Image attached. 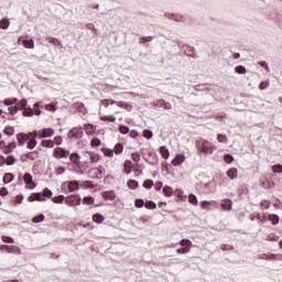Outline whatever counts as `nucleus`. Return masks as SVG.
Here are the masks:
<instances>
[{"label":"nucleus","instance_id":"nucleus-1","mask_svg":"<svg viewBox=\"0 0 282 282\" xmlns=\"http://www.w3.org/2000/svg\"><path fill=\"white\" fill-rule=\"evenodd\" d=\"M15 105L18 109L23 110L22 115L25 118H32L33 116H41L42 113L40 102H35L32 108V106L28 105V99H22V100H18Z\"/></svg>","mask_w":282,"mask_h":282},{"label":"nucleus","instance_id":"nucleus-2","mask_svg":"<svg viewBox=\"0 0 282 282\" xmlns=\"http://www.w3.org/2000/svg\"><path fill=\"white\" fill-rule=\"evenodd\" d=\"M195 147L198 153H203L204 155H213L215 149H217L213 142L204 139L196 141Z\"/></svg>","mask_w":282,"mask_h":282},{"label":"nucleus","instance_id":"nucleus-3","mask_svg":"<svg viewBox=\"0 0 282 282\" xmlns=\"http://www.w3.org/2000/svg\"><path fill=\"white\" fill-rule=\"evenodd\" d=\"M52 195H54L52 189L45 187L42 192L32 193L29 196L28 200L29 202H47V199H50Z\"/></svg>","mask_w":282,"mask_h":282},{"label":"nucleus","instance_id":"nucleus-4","mask_svg":"<svg viewBox=\"0 0 282 282\" xmlns=\"http://www.w3.org/2000/svg\"><path fill=\"white\" fill-rule=\"evenodd\" d=\"M62 191L64 193H76V191H80V181L70 180L62 183Z\"/></svg>","mask_w":282,"mask_h":282},{"label":"nucleus","instance_id":"nucleus-5","mask_svg":"<svg viewBox=\"0 0 282 282\" xmlns=\"http://www.w3.org/2000/svg\"><path fill=\"white\" fill-rule=\"evenodd\" d=\"M56 133L54 128H42L41 130H33L34 138L37 140H45L46 138H52Z\"/></svg>","mask_w":282,"mask_h":282},{"label":"nucleus","instance_id":"nucleus-6","mask_svg":"<svg viewBox=\"0 0 282 282\" xmlns=\"http://www.w3.org/2000/svg\"><path fill=\"white\" fill-rule=\"evenodd\" d=\"M66 206H80L83 204V198L80 197V194H70L66 196L65 200Z\"/></svg>","mask_w":282,"mask_h":282},{"label":"nucleus","instance_id":"nucleus-7","mask_svg":"<svg viewBox=\"0 0 282 282\" xmlns=\"http://www.w3.org/2000/svg\"><path fill=\"white\" fill-rule=\"evenodd\" d=\"M53 158H55V160H65L69 158V150L56 147L55 149H53Z\"/></svg>","mask_w":282,"mask_h":282},{"label":"nucleus","instance_id":"nucleus-8","mask_svg":"<svg viewBox=\"0 0 282 282\" xmlns=\"http://www.w3.org/2000/svg\"><path fill=\"white\" fill-rule=\"evenodd\" d=\"M85 135L83 127H75L68 131V139L69 140H80Z\"/></svg>","mask_w":282,"mask_h":282},{"label":"nucleus","instance_id":"nucleus-9","mask_svg":"<svg viewBox=\"0 0 282 282\" xmlns=\"http://www.w3.org/2000/svg\"><path fill=\"white\" fill-rule=\"evenodd\" d=\"M105 173H107V170H105V166L99 165L98 167H93L90 170V174L89 175L90 180H102V175H105Z\"/></svg>","mask_w":282,"mask_h":282},{"label":"nucleus","instance_id":"nucleus-10","mask_svg":"<svg viewBox=\"0 0 282 282\" xmlns=\"http://www.w3.org/2000/svg\"><path fill=\"white\" fill-rule=\"evenodd\" d=\"M23 180L25 182V188H29V191H34L36 182H34L32 174L29 172L24 173Z\"/></svg>","mask_w":282,"mask_h":282},{"label":"nucleus","instance_id":"nucleus-11","mask_svg":"<svg viewBox=\"0 0 282 282\" xmlns=\"http://www.w3.org/2000/svg\"><path fill=\"white\" fill-rule=\"evenodd\" d=\"M29 139L26 140V149L29 151H34L36 149V144H39V141H36L37 137H34L33 131L28 132Z\"/></svg>","mask_w":282,"mask_h":282},{"label":"nucleus","instance_id":"nucleus-12","mask_svg":"<svg viewBox=\"0 0 282 282\" xmlns=\"http://www.w3.org/2000/svg\"><path fill=\"white\" fill-rule=\"evenodd\" d=\"M18 41L20 43H22L23 47H25L26 50H34V39H28L26 36L21 35Z\"/></svg>","mask_w":282,"mask_h":282},{"label":"nucleus","instance_id":"nucleus-13","mask_svg":"<svg viewBox=\"0 0 282 282\" xmlns=\"http://www.w3.org/2000/svg\"><path fill=\"white\" fill-rule=\"evenodd\" d=\"M149 158H152V162H150L148 159L143 156V160L148 163L151 164V166H158L160 164V159L158 158V153L155 152H149L148 153Z\"/></svg>","mask_w":282,"mask_h":282},{"label":"nucleus","instance_id":"nucleus-14","mask_svg":"<svg viewBox=\"0 0 282 282\" xmlns=\"http://www.w3.org/2000/svg\"><path fill=\"white\" fill-rule=\"evenodd\" d=\"M18 145L19 147H25V142L30 140V135H28V132H20L17 134Z\"/></svg>","mask_w":282,"mask_h":282},{"label":"nucleus","instance_id":"nucleus-15","mask_svg":"<svg viewBox=\"0 0 282 282\" xmlns=\"http://www.w3.org/2000/svg\"><path fill=\"white\" fill-rule=\"evenodd\" d=\"M101 197L104 199H108L109 202H116V197L118 196L116 195V192L113 189H110L101 192Z\"/></svg>","mask_w":282,"mask_h":282},{"label":"nucleus","instance_id":"nucleus-16","mask_svg":"<svg viewBox=\"0 0 282 282\" xmlns=\"http://www.w3.org/2000/svg\"><path fill=\"white\" fill-rule=\"evenodd\" d=\"M267 221H270L272 226H279V223L281 221V217H279L278 214H268L265 217Z\"/></svg>","mask_w":282,"mask_h":282},{"label":"nucleus","instance_id":"nucleus-17","mask_svg":"<svg viewBox=\"0 0 282 282\" xmlns=\"http://www.w3.org/2000/svg\"><path fill=\"white\" fill-rule=\"evenodd\" d=\"M183 162H186V155L178 153L175 155V158L172 160V164L174 166H182Z\"/></svg>","mask_w":282,"mask_h":282},{"label":"nucleus","instance_id":"nucleus-18","mask_svg":"<svg viewBox=\"0 0 282 282\" xmlns=\"http://www.w3.org/2000/svg\"><path fill=\"white\" fill-rule=\"evenodd\" d=\"M25 160H31V162H34V160H39V151L28 152L22 155V162H25Z\"/></svg>","mask_w":282,"mask_h":282},{"label":"nucleus","instance_id":"nucleus-19","mask_svg":"<svg viewBox=\"0 0 282 282\" xmlns=\"http://www.w3.org/2000/svg\"><path fill=\"white\" fill-rule=\"evenodd\" d=\"M183 52L185 56H189V58H197V53L195 51V47L191 46L189 44H187V46L184 48Z\"/></svg>","mask_w":282,"mask_h":282},{"label":"nucleus","instance_id":"nucleus-20","mask_svg":"<svg viewBox=\"0 0 282 282\" xmlns=\"http://www.w3.org/2000/svg\"><path fill=\"white\" fill-rule=\"evenodd\" d=\"M226 175L230 180H237V177H239V170L237 167H229Z\"/></svg>","mask_w":282,"mask_h":282},{"label":"nucleus","instance_id":"nucleus-21","mask_svg":"<svg viewBox=\"0 0 282 282\" xmlns=\"http://www.w3.org/2000/svg\"><path fill=\"white\" fill-rule=\"evenodd\" d=\"M86 155H88L91 164H98L100 162V154L98 153L86 151Z\"/></svg>","mask_w":282,"mask_h":282},{"label":"nucleus","instance_id":"nucleus-22","mask_svg":"<svg viewBox=\"0 0 282 282\" xmlns=\"http://www.w3.org/2000/svg\"><path fill=\"white\" fill-rule=\"evenodd\" d=\"M70 162H73V164H75V166H80V154H78V152H73L70 153L69 152V155H68Z\"/></svg>","mask_w":282,"mask_h":282},{"label":"nucleus","instance_id":"nucleus-23","mask_svg":"<svg viewBox=\"0 0 282 282\" xmlns=\"http://www.w3.org/2000/svg\"><path fill=\"white\" fill-rule=\"evenodd\" d=\"M97 127L93 123H85L83 130L86 131V135H94L96 133Z\"/></svg>","mask_w":282,"mask_h":282},{"label":"nucleus","instance_id":"nucleus-24","mask_svg":"<svg viewBox=\"0 0 282 282\" xmlns=\"http://www.w3.org/2000/svg\"><path fill=\"white\" fill-rule=\"evenodd\" d=\"M223 210H232V199L225 198L220 202Z\"/></svg>","mask_w":282,"mask_h":282},{"label":"nucleus","instance_id":"nucleus-25","mask_svg":"<svg viewBox=\"0 0 282 282\" xmlns=\"http://www.w3.org/2000/svg\"><path fill=\"white\" fill-rule=\"evenodd\" d=\"M165 17H167V19H171V21H176V23H182L184 19V15L178 13H165Z\"/></svg>","mask_w":282,"mask_h":282},{"label":"nucleus","instance_id":"nucleus-26","mask_svg":"<svg viewBox=\"0 0 282 282\" xmlns=\"http://www.w3.org/2000/svg\"><path fill=\"white\" fill-rule=\"evenodd\" d=\"M153 106L159 108L163 107V109H171V104L164 99L156 100L155 102H153Z\"/></svg>","mask_w":282,"mask_h":282},{"label":"nucleus","instance_id":"nucleus-27","mask_svg":"<svg viewBox=\"0 0 282 282\" xmlns=\"http://www.w3.org/2000/svg\"><path fill=\"white\" fill-rule=\"evenodd\" d=\"M123 169L126 171V175H131V173H133V162L131 160H126Z\"/></svg>","mask_w":282,"mask_h":282},{"label":"nucleus","instance_id":"nucleus-28","mask_svg":"<svg viewBox=\"0 0 282 282\" xmlns=\"http://www.w3.org/2000/svg\"><path fill=\"white\" fill-rule=\"evenodd\" d=\"M159 152L163 160H169V158H171V152L169 151V148H166V145H161L159 148Z\"/></svg>","mask_w":282,"mask_h":282},{"label":"nucleus","instance_id":"nucleus-29","mask_svg":"<svg viewBox=\"0 0 282 282\" xmlns=\"http://www.w3.org/2000/svg\"><path fill=\"white\" fill-rule=\"evenodd\" d=\"M127 186L130 191H138V188H140V183L137 180L130 178L127 181Z\"/></svg>","mask_w":282,"mask_h":282},{"label":"nucleus","instance_id":"nucleus-30","mask_svg":"<svg viewBox=\"0 0 282 282\" xmlns=\"http://www.w3.org/2000/svg\"><path fill=\"white\" fill-rule=\"evenodd\" d=\"M173 195H175L176 197H178V200H180V202H186V199H187V196L184 195V189H182V188H176V189H174Z\"/></svg>","mask_w":282,"mask_h":282},{"label":"nucleus","instance_id":"nucleus-31","mask_svg":"<svg viewBox=\"0 0 282 282\" xmlns=\"http://www.w3.org/2000/svg\"><path fill=\"white\" fill-rule=\"evenodd\" d=\"M50 198H51V202H53V204H63L66 200V197L63 194H59L53 197L51 196Z\"/></svg>","mask_w":282,"mask_h":282},{"label":"nucleus","instance_id":"nucleus-32","mask_svg":"<svg viewBox=\"0 0 282 282\" xmlns=\"http://www.w3.org/2000/svg\"><path fill=\"white\" fill-rule=\"evenodd\" d=\"M47 42L51 45H55V47H63V42H61V40L54 37V36H48L47 37Z\"/></svg>","mask_w":282,"mask_h":282},{"label":"nucleus","instance_id":"nucleus-33","mask_svg":"<svg viewBox=\"0 0 282 282\" xmlns=\"http://www.w3.org/2000/svg\"><path fill=\"white\" fill-rule=\"evenodd\" d=\"M41 147L44 149H54V141L52 139H44L41 141Z\"/></svg>","mask_w":282,"mask_h":282},{"label":"nucleus","instance_id":"nucleus-34","mask_svg":"<svg viewBox=\"0 0 282 282\" xmlns=\"http://www.w3.org/2000/svg\"><path fill=\"white\" fill-rule=\"evenodd\" d=\"M95 202H96V198H94V196L91 195L85 196L83 198L84 206H94Z\"/></svg>","mask_w":282,"mask_h":282},{"label":"nucleus","instance_id":"nucleus-35","mask_svg":"<svg viewBox=\"0 0 282 282\" xmlns=\"http://www.w3.org/2000/svg\"><path fill=\"white\" fill-rule=\"evenodd\" d=\"M162 192L165 197H173L174 189L170 185L163 186Z\"/></svg>","mask_w":282,"mask_h":282},{"label":"nucleus","instance_id":"nucleus-36","mask_svg":"<svg viewBox=\"0 0 282 282\" xmlns=\"http://www.w3.org/2000/svg\"><path fill=\"white\" fill-rule=\"evenodd\" d=\"M260 186H262V188H265L267 191H270V188H274V182L265 180L260 183Z\"/></svg>","mask_w":282,"mask_h":282},{"label":"nucleus","instance_id":"nucleus-37","mask_svg":"<svg viewBox=\"0 0 282 282\" xmlns=\"http://www.w3.org/2000/svg\"><path fill=\"white\" fill-rule=\"evenodd\" d=\"M117 107H120L121 109H127V111H131V109H133V106L127 101H117Z\"/></svg>","mask_w":282,"mask_h":282},{"label":"nucleus","instance_id":"nucleus-38","mask_svg":"<svg viewBox=\"0 0 282 282\" xmlns=\"http://www.w3.org/2000/svg\"><path fill=\"white\" fill-rule=\"evenodd\" d=\"M93 221L95 224H102V221H105V216L100 213H96L93 215Z\"/></svg>","mask_w":282,"mask_h":282},{"label":"nucleus","instance_id":"nucleus-39","mask_svg":"<svg viewBox=\"0 0 282 282\" xmlns=\"http://www.w3.org/2000/svg\"><path fill=\"white\" fill-rule=\"evenodd\" d=\"M3 184H10V182H14V174L13 173H6L2 178Z\"/></svg>","mask_w":282,"mask_h":282},{"label":"nucleus","instance_id":"nucleus-40","mask_svg":"<svg viewBox=\"0 0 282 282\" xmlns=\"http://www.w3.org/2000/svg\"><path fill=\"white\" fill-rule=\"evenodd\" d=\"M154 184H155V183L153 182V180L147 178V180L143 181L142 186H143V188H145L147 191H151V189L153 188Z\"/></svg>","mask_w":282,"mask_h":282},{"label":"nucleus","instance_id":"nucleus-41","mask_svg":"<svg viewBox=\"0 0 282 282\" xmlns=\"http://www.w3.org/2000/svg\"><path fill=\"white\" fill-rule=\"evenodd\" d=\"M124 151V145L122 143H116L113 148V153L116 155H122V152Z\"/></svg>","mask_w":282,"mask_h":282},{"label":"nucleus","instance_id":"nucleus-42","mask_svg":"<svg viewBox=\"0 0 282 282\" xmlns=\"http://www.w3.org/2000/svg\"><path fill=\"white\" fill-rule=\"evenodd\" d=\"M1 102H3V105H6V107H10V105H17L19 102V99L17 97L6 98Z\"/></svg>","mask_w":282,"mask_h":282},{"label":"nucleus","instance_id":"nucleus-43","mask_svg":"<svg viewBox=\"0 0 282 282\" xmlns=\"http://www.w3.org/2000/svg\"><path fill=\"white\" fill-rule=\"evenodd\" d=\"M101 122H116V116L113 115H104L99 118Z\"/></svg>","mask_w":282,"mask_h":282},{"label":"nucleus","instance_id":"nucleus-44","mask_svg":"<svg viewBox=\"0 0 282 282\" xmlns=\"http://www.w3.org/2000/svg\"><path fill=\"white\" fill-rule=\"evenodd\" d=\"M32 224H41L45 221V214H39L31 219Z\"/></svg>","mask_w":282,"mask_h":282},{"label":"nucleus","instance_id":"nucleus-45","mask_svg":"<svg viewBox=\"0 0 282 282\" xmlns=\"http://www.w3.org/2000/svg\"><path fill=\"white\" fill-rule=\"evenodd\" d=\"M76 111H79V113H87V108L85 107L84 102L78 101L75 104Z\"/></svg>","mask_w":282,"mask_h":282},{"label":"nucleus","instance_id":"nucleus-46","mask_svg":"<svg viewBox=\"0 0 282 282\" xmlns=\"http://www.w3.org/2000/svg\"><path fill=\"white\" fill-rule=\"evenodd\" d=\"M262 259H264L265 261H276L279 259V256H276L275 253H264L262 256Z\"/></svg>","mask_w":282,"mask_h":282},{"label":"nucleus","instance_id":"nucleus-47","mask_svg":"<svg viewBox=\"0 0 282 282\" xmlns=\"http://www.w3.org/2000/svg\"><path fill=\"white\" fill-rule=\"evenodd\" d=\"M80 188H94V181H79Z\"/></svg>","mask_w":282,"mask_h":282},{"label":"nucleus","instance_id":"nucleus-48","mask_svg":"<svg viewBox=\"0 0 282 282\" xmlns=\"http://www.w3.org/2000/svg\"><path fill=\"white\" fill-rule=\"evenodd\" d=\"M3 133H4V135H8V138H12V135H14V127H12V126H7V127L3 129Z\"/></svg>","mask_w":282,"mask_h":282},{"label":"nucleus","instance_id":"nucleus-49","mask_svg":"<svg viewBox=\"0 0 282 282\" xmlns=\"http://www.w3.org/2000/svg\"><path fill=\"white\" fill-rule=\"evenodd\" d=\"M118 131L121 133V135H127L130 133L131 129L129 126L120 124Z\"/></svg>","mask_w":282,"mask_h":282},{"label":"nucleus","instance_id":"nucleus-50","mask_svg":"<svg viewBox=\"0 0 282 282\" xmlns=\"http://www.w3.org/2000/svg\"><path fill=\"white\" fill-rule=\"evenodd\" d=\"M10 28V20L9 19H1L0 20V30H8Z\"/></svg>","mask_w":282,"mask_h":282},{"label":"nucleus","instance_id":"nucleus-51","mask_svg":"<svg viewBox=\"0 0 282 282\" xmlns=\"http://www.w3.org/2000/svg\"><path fill=\"white\" fill-rule=\"evenodd\" d=\"M7 166H14V164H17V158H14V155L9 154L7 156V162H6Z\"/></svg>","mask_w":282,"mask_h":282},{"label":"nucleus","instance_id":"nucleus-52","mask_svg":"<svg viewBox=\"0 0 282 282\" xmlns=\"http://www.w3.org/2000/svg\"><path fill=\"white\" fill-rule=\"evenodd\" d=\"M145 208L148 210H155L158 208V204L153 200H145Z\"/></svg>","mask_w":282,"mask_h":282},{"label":"nucleus","instance_id":"nucleus-53","mask_svg":"<svg viewBox=\"0 0 282 282\" xmlns=\"http://www.w3.org/2000/svg\"><path fill=\"white\" fill-rule=\"evenodd\" d=\"M100 144H102V141H100L99 138H93L90 141V147L93 149H98V147H100Z\"/></svg>","mask_w":282,"mask_h":282},{"label":"nucleus","instance_id":"nucleus-54","mask_svg":"<svg viewBox=\"0 0 282 282\" xmlns=\"http://www.w3.org/2000/svg\"><path fill=\"white\" fill-rule=\"evenodd\" d=\"M188 202L193 206H197V204H199V200L197 199V195H195V194H189L188 195Z\"/></svg>","mask_w":282,"mask_h":282},{"label":"nucleus","instance_id":"nucleus-55","mask_svg":"<svg viewBox=\"0 0 282 282\" xmlns=\"http://www.w3.org/2000/svg\"><path fill=\"white\" fill-rule=\"evenodd\" d=\"M141 158H142V156L140 155L139 152H133V153H131V160H133L138 166H140V160H141Z\"/></svg>","mask_w":282,"mask_h":282},{"label":"nucleus","instance_id":"nucleus-56","mask_svg":"<svg viewBox=\"0 0 282 282\" xmlns=\"http://www.w3.org/2000/svg\"><path fill=\"white\" fill-rule=\"evenodd\" d=\"M180 245H181L183 248H192L193 241H191L189 239L184 238V239H182V240L180 241Z\"/></svg>","mask_w":282,"mask_h":282},{"label":"nucleus","instance_id":"nucleus-57","mask_svg":"<svg viewBox=\"0 0 282 282\" xmlns=\"http://www.w3.org/2000/svg\"><path fill=\"white\" fill-rule=\"evenodd\" d=\"M236 74H248V69L243 65H238L235 67Z\"/></svg>","mask_w":282,"mask_h":282},{"label":"nucleus","instance_id":"nucleus-58","mask_svg":"<svg viewBox=\"0 0 282 282\" xmlns=\"http://www.w3.org/2000/svg\"><path fill=\"white\" fill-rule=\"evenodd\" d=\"M223 160L226 164H232V162H235V156H232V154H225Z\"/></svg>","mask_w":282,"mask_h":282},{"label":"nucleus","instance_id":"nucleus-59","mask_svg":"<svg viewBox=\"0 0 282 282\" xmlns=\"http://www.w3.org/2000/svg\"><path fill=\"white\" fill-rule=\"evenodd\" d=\"M217 141L223 143V144H226V142H228V137L224 133H218L217 134Z\"/></svg>","mask_w":282,"mask_h":282},{"label":"nucleus","instance_id":"nucleus-60","mask_svg":"<svg viewBox=\"0 0 282 282\" xmlns=\"http://www.w3.org/2000/svg\"><path fill=\"white\" fill-rule=\"evenodd\" d=\"M143 138H145V140H151L153 138V131L150 129H144L143 130Z\"/></svg>","mask_w":282,"mask_h":282},{"label":"nucleus","instance_id":"nucleus-61","mask_svg":"<svg viewBox=\"0 0 282 282\" xmlns=\"http://www.w3.org/2000/svg\"><path fill=\"white\" fill-rule=\"evenodd\" d=\"M101 151H102L105 158H113V150L104 148V149H101Z\"/></svg>","mask_w":282,"mask_h":282},{"label":"nucleus","instance_id":"nucleus-62","mask_svg":"<svg viewBox=\"0 0 282 282\" xmlns=\"http://www.w3.org/2000/svg\"><path fill=\"white\" fill-rule=\"evenodd\" d=\"M134 206H135V208H144L145 203H144V200L142 198H137L134 200Z\"/></svg>","mask_w":282,"mask_h":282},{"label":"nucleus","instance_id":"nucleus-63","mask_svg":"<svg viewBox=\"0 0 282 282\" xmlns=\"http://www.w3.org/2000/svg\"><path fill=\"white\" fill-rule=\"evenodd\" d=\"M44 109H46V111H52L54 113V111H56V104L51 102L45 105Z\"/></svg>","mask_w":282,"mask_h":282},{"label":"nucleus","instance_id":"nucleus-64","mask_svg":"<svg viewBox=\"0 0 282 282\" xmlns=\"http://www.w3.org/2000/svg\"><path fill=\"white\" fill-rule=\"evenodd\" d=\"M1 241H3V243H14V238L10 236H2Z\"/></svg>","mask_w":282,"mask_h":282}]
</instances>
